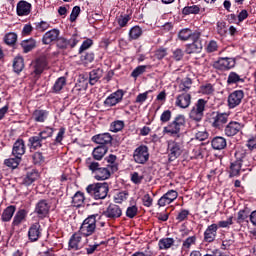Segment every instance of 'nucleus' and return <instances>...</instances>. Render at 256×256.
<instances>
[{"mask_svg":"<svg viewBox=\"0 0 256 256\" xmlns=\"http://www.w3.org/2000/svg\"><path fill=\"white\" fill-rule=\"evenodd\" d=\"M86 167L94 174L96 181H106L111 177V168L109 166L101 167L99 162L93 160V158L86 159Z\"/></svg>","mask_w":256,"mask_h":256,"instance_id":"nucleus-1","label":"nucleus"},{"mask_svg":"<svg viewBox=\"0 0 256 256\" xmlns=\"http://www.w3.org/2000/svg\"><path fill=\"white\" fill-rule=\"evenodd\" d=\"M185 126V116L178 115L174 121L164 127L163 133L170 137H181V128Z\"/></svg>","mask_w":256,"mask_h":256,"instance_id":"nucleus-2","label":"nucleus"},{"mask_svg":"<svg viewBox=\"0 0 256 256\" xmlns=\"http://www.w3.org/2000/svg\"><path fill=\"white\" fill-rule=\"evenodd\" d=\"M205 107H207V101L202 98L198 99L189 112V119L195 121V123L203 121V117H205Z\"/></svg>","mask_w":256,"mask_h":256,"instance_id":"nucleus-3","label":"nucleus"},{"mask_svg":"<svg viewBox=\"0 0 256 256\" xmlns=\"http://www.w3.org/2000/svg\"><path fill=\"white\" fill-rule=\"evenodd\" d=\"M86 191L94 199H105L109 193V184L107 182L90 184L87 186Z\"/></svg>","mask_w":256,"mask_h":256,"instance_id":"nucleus-4","label":"nucleus"},{"mask_svg":"<svg viewBox=\"0 0 256 256\" xmlns=\"http://www.w3.org/2000/svg\"><path fill=\"white\" fill-rule=\"evenodd\" d=\"M95 229H97V220L95 219V216L92 215L83 221L79 233L80 235H83V237H89L95 233Z\"/></svg>","mask_w":256,"mask_h":256,"instance_id":"nucleus-5","label":"nucleus"},{"mask_svg":"<svg viewBox=\"0 0 256 256\" xmlns=\"http://www.w3.org/2000/svg\"><path fill=\"white\" fill-rule=\"evenodd\" d=\"M133 159L139 165H145L149 161V148L141 145L134 150Z\"/></svg>","mask_w":256,"mask_h":256,"instance_id":"nucleus-6","label":"nucleus"},{"mask_svg":"<svg viewBox=\"0 0 256 256\" xmlns=\"http://www.w3.org/2000/svg\"><path fill=\"white\" fill-rule=\"evenodd\" d=\"M168 153L170 161H175V159L181 157V154L183 153V142H177V140L169 141Z\"/></svg>","mask_w":256,"mask_h":256,"instance_id":"nucleus-7","label":"nucleus"},{"mask_svg":"<svg viewBox=\"0 0 256 256\" xmlns=\"http://www.w3.org/2000/svg\"><path fill=\"white\" fill-rule=\"evenodd\" d=\"M228 121H229L228 113L216 112V113H213V116L211 118L212 127H214V129H223V127L227 125Z\"/></svg>","mask_w":256,"mask_h":256,"instance_id":"nucleus-8","label":"nucleus"},{"mask_svg":"<svg viewBox=\"0 0 256 256\" xmlns=\"http://www.w3.org/2000/svg\"><path fill=\"white\" fill-rule=\"evenodd\" d=\"M243 97H245V92H243V90H235L231 94H229V109H235V107H239V105H241V101H243Z\"/></svg>","mask_w":256,"mask_h":256,"instance_id":"nucleus-9","label":"nucleus"},{"mask_svg":"<svg viewBox=\"0 0 256 256\" xmlns=\"http://www.w3.org/2000/svg\"><path fill=\"white\" fill-rule=\"evenodd\" d=\"M79 43V36H72L69 40L67 38L61 37L57 39V48L58 49H73Z\"/></svg>","mask_w":256,"mask_h":256,"instance_id":"nucleus-10","label":"nucleus"},{"mask_svg":"<svg viewBox=\"0 0 256 256\" xmlns=\"http://www.w3.org/2000/svg\"><path fill=\"white\" fill-rule=\"evenodd\" d=\"M45 67H47V61L45 58H37L30 65V71L32 75H41L43 71H45Z\"/></svg>","mask_w":256,"mask_h":256,"instance_id":"nucleus-11","label":"nucleus"},{"mask_svg":"<svg viewBox=\"0 0 256 256\" xmlns=\"http://www.w3.org/2000/svg\"><path fill=\"white\" fill-rule=\"evenodd\" d=\"M241 129H243V124L237 121H231L224 127V134L226 137H235Z\"/></svg>","mask_w":256,"mask_h":256,"instance_id":"nucleus-12","label":"nucleus"},{"mask_svg":"<svg viewBox=\"0 0 256 256\" xmlns=\"http://www.w3.org/2000/svg\"><path fill=\"white\" fill-rule=\"evenodd\" d=\"M179 197V193L175 190H169L166 192L159 200L158 205L159 207H165L166 205H171L175 199Z\"/></svg>","mask_w":256,"mask_h":256,"instance_id":"nucleus-13","label":"nucleus"},{"mask_svg":"<svg viewBox=\"0 0 256 256\" xmlns=\"http://www.w3.org/2000/svg\"><path fill=\"white\" fill-rule=\"evenodd\" d=\"M123 99V90H118L110 94L104 101L105 107H115L117 103H121Z\"/></svg>","mask_w":256,"mask_h":256,"instance_id":"nucleus-14","label":"nucleus"},{"mask_svg":"<svg viewBox=\"0 0 256 256\" xmlns=\"http://www.w3.org/2000/svg\"><path fill=\"white\" fill-rule=\"evenodd\" d=\"M122 215L121 208L116 204H110L107 209L102 213V217L107 219H117Z\"/></svg>","mask_w":256,"mask_h":256,"instance_id":"nucleus-15","label":"nucleus"},{"mask_svg":"<svg viewBox=\"0 0 256 256\" xmlns=\"http://www.w3.org/2000/svg\"><path fill=\"white\" fill-rule=\"evenodd\" d=\"M219 226L217 224L209 225L206 230L204 231V241L206 243H213L217 238V231Z\"/></svg>","mask_w":256,"mask_h":256,"instance_id":"nucleus-16","label":"nucleus"},{"mask_svg":"<svg viewBox=\"0 0 256 256\" xmlns=\"http://www.w3.org/2000/svg\"><path fill=\"white\" fill-rule=\"evenodd\" d=\"M16 13L18 17H27L31 13V3L21 0L17 3Z\"/></svg>","mask_w":256,"mask_h":256,"instance_id":"nucleus-17","label":"nucleus"},{"mask_svg":"<svg viewBox=\"0 0 256 256\" xmlns=\"http://www.w3.org/2000/svg\"><path fill=\"white\" fill-rule=\"evenodd\" d=\"M216 69H220L221 71H225L227 69H233L235 67V59L233 58H220L215 62Z\"/></svg>","mask_w":256,"mask_h":256,"instance_id":"nucleus-18","label":"nucleus"},{"mask_svg":"<svg viewBox=\"0 0 256 256\" xmlns=\"http://www.w3.org/2000/svg\"><path fill=\"white\" fill-rule=\"evenodd\" d=\"M49 209H51V205H49V202L47 200H40L36 204L35 213H37L38 217H47L49 214Z\"/></svg>","mask_w":256,"mask_h":256,"instance_id":"nucleus-19","label":"nucleus"},{"mask_svg":"<svg viewBox=\"0 0 256 256\" xmlns=\"http://www.w3.org/2000/svg\"><path fill=\"white\" fill-rule=\"evenodd\" d=\"M176 107L180 109H187L191 105V94L182 93L176 97L175 101Z\"/></svg>","mask_w":256,"mask_h":256,"instance_id":"nucleus-20","label":"nucleus"},{"mask_svg":"<svg viewBox=\"0 0 256 256\" xmlns=\"http://www.w3.org/2000/svg\"><path fill=\"white\" fill-rule=\"evenodd\" d=\"M25 151H26L25 141L23 139L16 140L12 148V155L14 157H18L21 159V157L25 155Z\"/></svg>","mask_w":256,"mask_h":256,"instance_id":"nucleus-21","label":"nucleus"},{"mask_svg":"<svg viewBox=\"0 0 256 256\" xmlns=\"http://www.w3.org/2000/svg\"><path fill=\"white\" fill-rule=\"evenodd\" d=\"M92 141L98 145H103L102 147H105V145H111L113 137L109 133H103L93 136Z\"/></svg>","mask_w":256,"mask_h":256,"instance_id":"nucleus-22","label":"nucleus"},{"mask_svg":"<svg viewBox=\"0 0 256 256\" xmlns=\"http://www.w3.org/2000/svg\"><path fill=\"white\" fill-rule=\"evenodd\" d=\"M178 37L181 41H192V39H199L201 34L199 32H193L191 29L185 28L179 32Z\"/></svg>","mask_w":256,"mask_h":256,"instance_id":"nucleus-23","label":"nucleus"},{"mask_svg":"<svg viewBox=\"0 0 256 256\" xmlns=\"http://www.w3.org/2000/svg\"><path fill=\"white\" fill-rule=\"evenodd\" d=\"M39 237H41V224L34 223L28 230V239L32 242H35L39 241Z\"/></svg>","mask_w":256,"mask_h":256,"instance_id":"nucleus-24","label":"nucleus"},{"mask_svg":"<svg viewBox=\"0 0 256 256\" xmlns=\"http://www.w3.org/2000/svg\"><path fill=\"white\" fill-rule=\"evenodd\" d=\"M59 34L60 32L58 29L49 30L43 35L42 43H44V45H51L53 41H57V39H59Z\"/></svg>","mask_w":256,"mask_h":256,"instance_id":"nucleus-25","label":"nucleus"},{"mask_svg":"<svg viewBox=\"0 0 256 256\" xmlns=\"http://www.w3.org/2000/svg\"><path fill=\"white\" fill-rule=\"evenodd\" d=\"M211 146L215 151H222V149L227 147V139L221 136H216L212 139Z\"/></svg>","mask_w":256,"mask_h":256,"instance_id":"nucleus-26","label":"nucleus"},{"mask_svg":"<svg viewBox=\"0 0 256 256\" xmlns=\"http://www.w3.org/2000/svg\"><path fill=\"white\" fill-rule=\"evenodd\" d=\"M47 117H49V112L46 110H35L32 114V119L36 123H45Z\"/></svg>","mask_w":256,"mask_h":256,"instance_id":"nucleus-27","label":"nucleus"},{"mask_svg":"<svg viewBox=\"0 0 256 256\" xmlns=\"http://www.w3.org/2000/svg\"><path fill=\"white\" fill-rule=\"evenodd\" d=\"M28 146L30 147V149H41V147H43V138H41V136L38 134L36 136H31L28 139Z\"/></svg>","mask_w":256,"mask_h":256,"instance_id":"nucleus-28","label":"nucleus"},{"mask_svg":"<svg viewBox=\"0 0 256 256\" xmlns=\"http://www.w3.org/2000/svg\"><path fill=\"white\" fill-rule=\"evenodd\" d=\"M192 41L193 43L187 46V53H201V50L203 49V44H201V41H199V39H192Z\"/></svg>","mask_w":256,"mask_h":256,"instance_id":"nucleus-29","label":"nucleus"},{"mask_svg":"<svg viewBox=\"0 0 256 256\" xmlns=\"http://www.w3.org/2000/svg\"><path fill=\"white\" fill-rule=\"evenodd\" d=\"M103 77V70L101 68L94 69L89 74V83L90 85H95L99 79Z\"/></svg>","mask_w":256,"mask_h":256,"instance_id":"nucleus-30","label":"nucleus"},{"mask_svg":"<svg viewBox=\"0 0 256 256\" xmlns=\"http://www.w3.org/2000/svg\"><path fill=\"white\" fill-rule=\"evenodd\" d=\"M107 151V146H98L94 148L92 152L93 158L95 159V161H101V159H103V157H105V155L107 154Z\"/></svg>","mask_w":256,"mask_h":256,"instance_id":"nucleus-31","label":"nucleus"},{"mask_svg":"<svg viewBox=\"0 0 256 256\" xmlns=\"http://www.w3.org/2000/svg\"><path fill=\"white\" fill-rule=\"evenodd\" d=\"M69 247L71 249H81V233H75L69 240Z\"/></svg>","mask_w":256,"mask_h":256,"instance_id":"nucleus-32","label":"nucleus"},{"mask_svg":"<svg viewBox=\"0 0 256 256\" xmlns=\"http://www.w3.org/2000/svg\"><path fill=\"white\" fill-rule=\"evenodd\" d=\"M245 80L241 78L237 72H230L227 78V85H237L238 83H244Z\"/></svg>","mask_w":256,"mask_h":256,"instance_id":"nucleus-33","label":"nucleus"},{"mask_svg":"<svg viewBox=\"0 0 256 256\" xmlns=\"http://www.w3.org/2000/svg\"><path fill=\"white\" fill-rule=\"evenodd\" d=\"M39 179V172L32 170L26 174V177H24L23 183L24 185H32Z\"/></svg>","mask_w":256,"mask_h":256,"instance_id":"nucleus-34","label":"nucleus"},{"mask_svg":"<svg viewBox=\"0 0 256 256\" xmlns=\"http://www.w3.org/2000/svg\"><path fill=\"white\" fill-rule=\"evenodd\" d=\"M21 47L23 48L24 53H29V51H33V49L37 47V41H35V39L23 40L21 42Z\"/></svg>","mask_w":256,"mask_h":256,"instance_id":"nucleus-35","label":"nucleus"},{"mask_svg":"<svg viewBox=\"0 0 256 256\" xmlns=\"http://www.w3.org/2000/svg\"><path fill=\"white\" fill-rule=\"evenodd\" d=\"M53 133H55V128L51 126H46L40 130L38 135L41 137L43 141L53 137Z\"/></svg>","mask_w":256,"mask_h":256,"instance_id":"nucleus-36","label":"nucleus"},{"mask_svg":"<svg viewBox=\"0 0 256 256\" xmlns=\"http://www.w3.org/2000/svg\"><path fill=\"white\" fill-rule=\"evenodd\" d=\"M107 167L111 170L112 173H115L119 170V166L117 165V156L110 154L106 157Z\"/></svg>","mask_w":256,"mask_h":256,"instance_id":"nucleus-37","label":"nucleus"},{"mask_svg":"<svg viewBox=\"0 0 256 256\" xmlns=\"http://www.w3.org/2000/svg\"><path fill=\"white\" fill-rule=\"evenodd\" d=\"M85 203V195L83 192H76L72 197V205L73 207H81Z\"/></svg>","mask_w":256,"mask_h":256,"instance_id":"nucleus-38","label":"nucleus"},{"mask_svg":"<svg viewBox=\"0 0 256 256\" xmlns=\"http://www.w3.org/2000/svg\"><path fill=\"white\" fill-rule=\"evenodd\" d=\"M191 85H193V82L190 78H184L180 81L178 89L180 93H187L189 89H191Z\"/></svg>","mask_w":256,"mask_h":256,"instance_id":"nucleus-39","label":"nucleus"},{"mask_svg":"<svg viewBox=\"0 0 256 256\" xmlns=\"http://www.w3.org/2000/svg\"><path fill=\"white\" fill-rule=\"evenodd\" d=\"M201 11V7L199 5H191V6H185L182 9L183 15H199V12Z\"/></svg>","mask_w":256,"mask_h":256,"instance_id":"nucleus-40","label":"nucleus"},{"mask_svg":"<svg viewBox=\"0 0 256 256\" xmlns=\"http://www.w3.org/2000/svg\"><path fill=\"white\" fill-rule=\"evenodd\" d=\"M27 217V211L25 210H19L15 216H14V219H13V225L14 226H18V225H21V223H23V221H25Z\"/></svg>","mask_w":256,"mask_h":256,"instance_id":"nucleus-41","label":"nucleus"},{"mask_svg":"<svg viewBox=\"0 0 256 256\" xmlns=\"http://www.w3.org/2000/svg\"><path fill=\"white\" fill-rule=\"evenodd\" d=\"M65 85H67V78L65 77H60L58 78L53 86V91L54 93H59L63 90V87H65Z\"/></svg>","mask_w":256,"mask_h":256,"instance_id":"nucleus-42","label":"nucleus"},{"mask_svg":"<svg viewBox=\"0 0 256 256\" xmlns=\"http://www.w3.org/2000/svg\"><path fill=\"white\" fill-rule=\"evenodd\" d=\"M15 215V206H8L2 213V221H11Z\"/></svg>","mask_w":256,"mask_h":256,"instance_id":"nucleus-43","label":"nucleus"},{"mask_svg":"<svg viewBox=\"0 0 256 256\" xmlns=\"http://www.w3.org/2000/svg\"><path fill=\"white\" fill-rule=\"evenodd\" d=\"M241 171V163L239 161L232 162L230 165V177H237Z\"/></svg>","mask_w":256,"mask_h":256,"instance_id":"nucleus-44","label":"nucleus"},{"mask_svg":"<svg viewBox=\"0 0 256 256\" xmlns=\"http://www.w3.org/2000/svg\"><path fill=\"white\" fill-rule=\"evenodd\" d=\"M123 127H125V122L122 120H115L110 125V131H112V133H119V131H122Z\"/></svg>","mask_w":256,"mask_h":256,"instance_id":"nucleus-45","label":"nucleus"},{"mask_svg":"<svg viewBox=\"0 0 256 256\" xmlns=\"http://www.w3.org/2000/svg\"><path fill=\"white\" fill-rule=\"evenodd\" d=\"M25 67V64L23 62L22 57H16L13 62V69L15 73H21L23 71V68Z\"/></svg>","mask_w":256,"mask_h":256,"instance_id":"nucleus-46","label":"nucleus"},{"mask_svg":"<svg viewBox=\"0 0 256 256\" xmlns=\"http://www.w3.org/2000/svg\"><path fill=\"white\" fill-rule=\"evenodd\" d=\"M6 167H11V169H17L19 167V164L21 163V158L15 157V158H9L4 161Z\"/></svg>","mask_w":256,"mask_h":256,"instance_id":"nucleus-47","label":"nucleus"},{"mask_svg":"<svg viewBox=\"0 0 256 256\" xmlns=\"http://www.w3.org/2000/svg\"><path fill=\"white\" fill-rule=\"evenodd\" d=\"M175 243L173 238H163L159 241V249H169Z\"/></svg>","mask_w":256,"mask_h":256,"instance_id":"nucleus-48","label":"nucleus"},{"mask_svg":"<svg viewBox=\"0 0 256 256\" xmlns=\"http://www.w3.org/2000/svg\"><path fill=\"white\" fill-rule=\"evenodd\" d=\"M34 27L36 31H38L39 33H43L47 31V29H49L50 24L47 21H40V22H35Z\"/></svg>","mask_w":256,"mask_h":256,"instance_id":"nucleus-49","label":"nucleus"},{"mask_svg":"<svg viewBox=\"0 0 256 256\" xmlns=\"http://www.w3.org/2000/svg\"><path fill=\"white\" fill-rule=\"evenodd\" d=\"M200 93H202V95H213L215 88L211 84L202 85L200 87Z\"/></svg>","mask_w":256,"mask_h":256,"instance_id":"nucleus-50","label":"nucleus"},{"mask_svg":"<svg viewBox=\"0 0 256 256\" xmlns=\"http://www.w3.org/2000/svg\"><path fill=\"white\" fill-rule=\"evenodd\" d=\"M143 30H141V27L139 26H134L131 28L129 32V36L131 39H139L140 35H142Z\"/></svg>","mask_w":256,"mask_h":256,"instance_id":"nucleus-51","label":"nucleus"},{"mask_svg":"<svg viewBox=\"0 0 256 256\" xmlns=\"http://www.w3.org/2000/svg\"><path fill=\"white\" fill-rule=\"evenodd\" d=\"M197 241V237L195 236H190L188 238H186L184 241H183V244H182V248L185 250V249H191V245H195Z\"/></svg>","mask_w":256,"mask_h":256,"instance_id":"nucleus-52","label":"nucleus"},{"mask_svg":"<svg viewBox=\"0 0 256 256\" xmlns=\"http://www.w3.org/2000/svg\"><path fill=\"white\" fill-rule=\"evenodd\" d=\"M145 71H147V66L145 65L138 66L132 71L131 77H133L134 79H137V77H139L140 75H143Z\"/></svg>","mask_w":256,"mask_h":256,"instance_id":"nucleus-53","label":"nucleus"},{"mask_svg":"<svg viewBox=\"0 0 256 256\" xmlns=\"http://www.w3.org/2000/svg\"><path fill=\"white\" fill-rule=\"evenodd\" d=\"M236 161H239L240 163H243L245 161V158L247 157V151L243 148H239L235 152Z\"/></svg>","mask_w":256,"mask_h":256,"instance_id":"nucleus-54","label":"nucleus"},{"mask_svg":"<svg viewBox=\"0 0 256 256\" xmlns=\"http://www.w3.org/2000/svg\"><path fill=\"white\" fill-rule=\"evenodd\" d=\"M4 41L6 45H14V43H17V34L15 33L6 34Z\"/></svg>","mask_w":256,"mask_h":256,"instance_id":"nucleus-55","label":"nucleus"},{"mask_svg":"<svg viewBox=\"0 0 256 256\" xmlns=\"http://www.w3.org/2000/svg\"><path fill=\"white\" fill-rule=\"evenodd\" d=\"M65 138V128L62 127L59 129L57 136L54 140V145H62V141Z\"/></svg>","mask_w":256,"mask_h":256,"instance_id":"nucleus-56","label":"nucleus"},{"mask_svg":"<svg viewBox=\"0 0 256 256\" xmlns=\"http://www.w3.org/2000/svg\"><path fill=\"white\" fill-rule=\"evenodd\" d=\"M79 13H81V7L75 6L72 9V12L70 14V21L73 23L74 21H77V17H79Z\"/></svg>","mask_w":256,"mask_h":256,"instance_id":"nucleus-57","label":"nucleus"},{"mask_svg":"<svg viewBox=\"0 0 256 256\" xmlns=\"http://www.w3.org/2000/svg\"><path fill=\"white\" fill-rule=\"evenodd\" d=\"M138 211L139 209L137 208V206H130L126 210V216L129 217V219H133V217L137 215Z\"/></svg>","mask_w":256,"mask_h":256,"instance_id":"nucleus-58","label":"nucleus"},{"mask_svg":"<svg viewBox=\"0 0 256 256\" xmlns=\"http://www.w3.org/2000/svg\"><path fill=\"white\" fill-rule=\"evenodd\" d=\"M93 45V40L86 39L83 41L82 45L79 48V53H83V51H87Z\"/></svg>","mask_w":256,"mask_h":256,"instance_id":"nucleus-59","label":"nucleus"},{"mask_svg":"<svg viewBox=\"0 0 256 256\" xmlns=\"http://www.w3.org/2000/svg\"><path fill=\"white\" fill-rule=\"evenodd\" d=\"M127 197H129V193H127V191L119 192L115 197L116 203H123V201H127Z\"/></svg>","mask_w":256,"mask_h":256,"instance_id":"nucleus-60","label":"nucleus"},{"mask_svg":"<svg viewBox=\"0 0 256 256\" xmlns=\"http://www.w3.org/2000/svg\"><path fill=\"white\" fill-rule=\"evenodd\" d=\"M33 161L35 165H39L45 161V157H43V153L35 152L33 155Z\"/></svg>","mask_w":256,"mask_h":256,"instance_id":"nucleus-61","label":"nucleus"},{"mask_svg":"<svg viewBox=\"0 0 256 256\" xmlns=\"http://www.w3.org/2000/svg\"><path fill=\"white\" fill-rule=\"evenodd\" d=\"M130 20H131V17H129V15H124V16H120L117 19V23L120 27H125Z\"/></svg>","mask_w":256,"mask_h":256,"instance_id":"nucleus-62","label":"nucleus"},{"mask_svg":"<svg viewBox=\"0 0 256 256\" xmlns=\"http://www.w3.org/2000/svg\"><path fill=\"white\" fill-rule=\"evenodd\" d=\"M208 137H209V133H207L205 130L198 131L195 134V139L197 141H205L206 139H208Z\"/></svg>","mask_w":256,"mask_h":256,"instance_id":"nucleus-63","label":"nucleus"},{"mask_svg":"<svg viewBox=\"0 0 256 256\" xmlns=\"http://www.w3.org/2000/svg\"><path fill=\"white\" fill-rule=\"evenodd\" d=\"M160 121L162 123H168V121H171V110L164 111L160 116Z\"/></svg>","mask_w":256,"mask_h":256,"instance_id":"nucleus-64","label":"nucleus"}]
</instances>
